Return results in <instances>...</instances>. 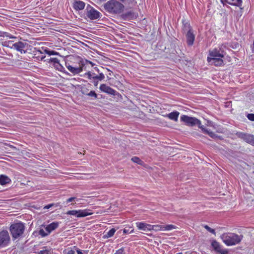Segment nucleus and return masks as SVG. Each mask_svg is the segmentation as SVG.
<instances>
[{
    "label": "nucleus",
    "instance_id": "obj_35",
    "mask_svg": "<svg viewBox=\"0 0 254 254\" xmlns=\"http://www.w3.org/2000/svg\"><path fill=\"white\" fill-rule=\"evenodd\" d=\"M75 200L78 201V199L76 197H71L68 198L66 200V203H69V202H72L73 201H75Z\"/></svg>",
    "mask_w": 254,
    "mask_h": 254
},
{
    "label": "nucleus",
    "instance_id": "obj_18",
    "mask_svg": "<svg viewBox=\"0 0 254 254\" xmlns=\"http://www.w3.org/2000/svg\"><path fill=\"white\" fill-rule=\"evenodd\" d=\"M85 3L81 0L75 1L73 3V8L76 10H82L84 8Z\"/></svg>",
    "mask_w": 254,
    "mask_h": 254
},
{
    "label": "nucleus",
    "instance_id": "obj_19",
    "mask_svg": "<svg viewBox=\"0 0 254 254\" xmlns=\"http://www.w3.org/2000/svg\"><path fill=\"white\" fill-rule=\"evenodd\" d=\"M180 115V113L178 111H173L168 115H167V117L170 120H173L174 121L177 122L179 116Z\"/></svg>",
    "mask_w": 254,
    "mask_h": 254
},
{
    "label": "nucleus",
    "instance_id": "obj_11",
    "mask_svg": "<svg viewBox=\"0 0 254 254\" xmlns=\"http://www.w3.org/2000/svg\"><path fill=\"white\" fill-rule=\"evenodd\" d=\"M10 240V236L7 231L0 232V248L8 246Z\"/></svg>",
    "mask_w": 254,
    "mask_h": 254
},
{
    "label": "nucleus",
    "instance_id": "obj_44",
    "mask_svg": "<svg viewBox=\"0 0 254 254\" xmlns=\"http://www.w3.org/2000/svg\"><path fill=\"white\" fill-rule=\"evenodd\" d=\"M76 252H77V254H83L82 253V251L80 249H76Z\"/></svg>",
    "mask_w": 254,
    "mask_h": 254
},
{
    "label": "nucleus",
    "instance_id": "obj_6",
    "mask_svg": "<svg viewBox=\"0 0 254 254\" xmlns=\"http://www.w3.org/2000/svg\"><path fill=\"white\" fill-rule=\"evenodd\" d=\"M85 65L83 61L80 60L78 63V66L70 65L68 63L65 62V65L68 70L73 74H77L83 70V67Z\"/></svg>",
    "mask_w": 254,
    "mask_h": 254
},
{
    "label": "nucleus",
    "instance_id": "obj_28",
    "mask_svg": "<svg viewBox=\"0 0 254 254\" xmlns=\"http://www.w3.org/2000/svg\"><path fill=\"white\" fill-rule=\"evenodd\" d=\"M87 96L94 98V99L97 98V94L94 91L91 90L88 94Z\"/></svg>",
    "mask_w": 254,
    "mask_h": 254
},
{
    "label": "nucleus",
    "instance_id": "obj_33",
    "mask_svg": "<svg viewBox=\"0 0 254 254\" xmlns=\"http://www.w3.org/2000/svg\"><path fill=\"white\" fill-rule=\"evenodd\" d=\"M39 234L42 237H45L48 235L50 233H48V232H45L43 229H40L39 230Z\"/></svg>",
    "mask_w": 254,
    "mask_h": 254
},
{
    "label": "nucleus",
    "instance_id": "obj_20",
    "mask_svg": "<svg viewBox=\"0 0 254 254\" xmlns=\"http://www.w3.org/2000/svg\"><path fill=\"white\" fill-rule=\"evenodd\" d=\"M10 182V179L6 176L1 175L0 177V184L4 185L9 183Z\"/></svg>",
    "mask_w": 254,
    "mask_h": 254
},
{
    "label": "nucleus",
    "instance_id": "obj_40",
    "mask_svg": "<svg viewBox=\"0 0 254 254\" xmlns=\"http://www.w3.org/2000/svg\"><path fill=\"white\" fill-rule=\"evenodd\" d=\"M50 251L47 250L40 251L39 254H50Z\"/></svg>",
    "mask_w": 254,
    "mask_h": 254
},
{
    "label": "nucleus",
    "instance_id": "obj_45",
    "mask_svg": "<svg viewBox=\"0 0 254 254\" xmlns=\"http://www.w3.org/2000/svg\"><path fill=\"white\" fill-rule=\"evenodd\" d=\"M86 63H89L92 66H93L94 65V64L92 62L87 60H86Z\"/></svg>",
    "mask_w": 254,
    "mask_h": 254
},
{
    "label": "nucleus",
    "instance_id": "obj_25",
    "mask_svg": "<svg viewBox=\"0 0 254 254\" xmlns=\"http://www.w3.org/2000/svg\"><path fill=\"white\" fill-rule=\"evenodd\" d=\"M50 61L52 63H53L55 66H60L62 67H63V66L60 64L59 60L57 58H51L50 59Z\"/></svg>",
    "mask_w": 254,
    "mask_h": 254
},
{
    "label": "nucleus",
    "instance_id": "obj_50",
    "mask_svg": "<svg viewBox=\"0 0 254 254\" xmlns=\"http://www.w3.org/2000/svg\"><path fill=\"white\" fill-rule=\"evenodd\" d=\"M100 1H106V0H99Z\"/></svg>",
    "mask_w": 254,
    "mask_h": 254
},
{
    "label": "nucleus",
    "instance_id": "obj_26",
    "mask_svg": "<svg viewBox=\"0 0 254 254\" xmlns=\"http://www.w3.org/2000/svg\"><path fill=\"white\" fill-rule=\"evenodd\" d=\"M133 162L136 163L138 164L141 165L143 163V161L141 160L139 158L137 157H133L131 159Z\"/></svg>",
    "mask_w": 254,
    "mask_h": 254
},
{
    "label": "nucleus",
    "instance_id": "obj_31",
    "mask_svg": "<svg viewBox=\"0 0 254 254\" xmlns=\"http://www.w3.org/2000/svg\"><path fill=\"white\" fill-rule=\"evenodd\" d=\"M45 53L49 55V56L56 55L58 54V53L56 51H51V50H45Z\"/></svg>",
    "mask_w": 254,
    "mask_h": 254
},
{
    "label": "nucleus",
    "instance_id": "obj_12",
    "mask_svg": "<svg viewBox=\"0 0 254 254\" xmlns=\"http://www.w3.org/2000/svg\"><path fill=\"white\" fill-rule=\"evenodd\" d=\"M236 134L239 138L243 139L247 143L254 146V135L243 132H237Z\"/></svg>",
    "mask_w": 254,
    "mask_h": 254
},
{
    "label": "nucleus",
    "instance_id": "obj_10",
    "mask_svg": "<svg viewBox=\"0 0 254 254\" xmlns=\"http://www.w3.org/2000/svg\"><path fill=\"white\" fill-rule=\"evenodd\" d=\"M181 121L190 127L196 126L197 124H200V120L194 117H189L187 115H182L180 118Z\"/></svg>",
    "mask_w": 254,
    "mask_h": 254
},
{
    "label": "nucleus",
    "instance_id": "obj_49",
    "mask_svg": "<svg viewBox=\"0 0 254 254\" xmlns=\"http://www.w3.org/2000/svg\"><path fill=\"white\" fill-rule=\"evenodd\" d=\"M120 1H122V2H124L126 0H119Z\"/></svg>",
    "mask_w": 254,
    "mask_h": 254
},
{
    "label": "nucleus",
    "instance_id": "obj_1",
    "mask_svg": "<svg viewBox=\"0 0 254 254\" xmlns=\"http://www.w3.org/2000/svg\"><path fill=\"white\" fill-rule=\"evenodd\" d=\"M227 46L222 44L218 48H214L209 51L207 61L209 64L216 66H222L224 64L223 58L226 54V49Z\"/></svg>",
    "mask_w": 254,
    "mask_h": 254
},
{
    "label": "nucleus",
    "instance_id": "obj_38",
    "mask_svg": "<svg viewBox=\"0 0 254 254\" xmlns=\"http://www.w3.org/2000/svg\"><path fill=\"white\" fill-rule=\"evenodd\" d=\"M4 36L6 37H8V38H9L10 39L16 38V37L13 36L10 34H9L8 33H6V32L4 33Z\"/></svg>",
    "mask_w": 254,
    "mask_h": 254
},
{
    "label": "nucleus",
    "instance_id": "obj_13",
    "mask_svg": "<svg viewBox=\"0 0 254 254\" xmlns=\"http://www.w3.org/2000/svg\"><path fill=\"white\" fill-rule=\"evenodd\" d=\"M94 69L98 72V76H92L91 71H88L85 73V76L89 80H93L94 79H98L100 81H102L104 79L105 76L103 72L101 70L100 68L97 67H95Z\"/></svg>",
    "mask_w": 254,
    "mask_h": 254
},
{
    "label": "nucleus",
    "instance_id": "obj_4",
    "mask_svg": "<svg viewBox=\"0 0 254 254\" xmlns=\"http://www.w3.org/2000/svg\"><path fill=\"white\" fill-rule=\"evenodd\" d=\"M9 230L13 239L18 238L21 237L24 233V224L21 222H15L10 225Z\"/></svg>",
    "mask_w": 254,
    "mask_h": 254
},
{
    "label": "nucleus",
    "instance_id": "obj_22",
    "mask_svg": "<svg viewBox=\"0 0 254 254\" xmlns=\"http://www.w3.org/2000/svg\"><path fill=\"white\" fill-rule=\"evenodd\" d=\"M225 1L229 4L236 6H239L242 2V0H225Z\"/></svg>",
    "mask_w": 254,
    "mask_h": 254
},
{
    "label": "nucleus",
    "instance_id": "obj_51",
    "mask_svg": "<svg viewBox=\"0 0 254 254\" xmlns=\"http://www.w3.org/2000/svg\"><path fill=\"white\" fill-rule=\"evenodd\" d=\"M124 232L126 233H127V231L125 229V230H124Z\"/></svg>",
    "mask_w": 254,
    "mask_h": 254
},
{
    "label": "nucleus",
    "instance_id": "obj_46",
    "mask_svg": "<svg viewBox=\"0 0 254 254\" xmlns=\"http://www.w3.org/2000/svg\"><path fill=\"white\" fill-rule=\"evenodd\" d=\"M92 73V76L95 77V76H98V74L96 75L94 72H91Z\"/></svg>",
    "mask_w": 254,
    "mask_h": 254
},
{
    "label": "nucleus",
    "instance_id": "obj_24",
    "mask_svg": "<svg viewBox=\"0 0 254 254\" xmlns=\"http://www.w3.org/2000/svg\"><path fill=\"white\" fill-rule=\"evenodd\" d=\"M116 231V229L115 228H112L108 232H107L103 236V238L104 239H108L110 238L114 235L115 232Z\"/></svg>",
    "mask_w": 254,
    "mask_h": 254
},
{
    "label": "nucleus",
    "instance_id": "obj_2",
    "mask_svg": "<svg viewBox=\"0 0 254 254\" xmlns=\"http://www.w3.org/2000/svg\"><path fill=\"white\" fill-rule=\"evenodd\" d=\"M103 8L109 13L119 14L124 11L125 6L117 0H109L104 4Z\"/></svg>",
    "mask_w": 254,
    "mask_h": 254
},
{
    "label": "nucleus",
    "instance_id": "obj_3",
    "mask_svg": "<svg viewBox=\"0 0 254 254\" xmlns=\"http://www.w3.org/2000/svg\"><path fill=\"white\" fill-rule=\"evenodd\" d=\"M220 237L226 246H231L239 244L242 240L243 236L233 233H226L223 234Z\"/></svg>",
    "mask_w": 254,
    "mask_h": 254
},
{
    "label": "nucleus",
    "instance_id": "obj_48",
    "mask_svg": "<svg viewBox=\"0 0 254 254\" xmlns=\"http://www.w3.org/2000/svg\"><path fill=\"white\" fill-rule=\"evenodd\" d=\"M221 2L223 4H224V0H221Z\"/></svg>",
    "mask_w": 254,
    "mask_h": 254
},
{
    "label": "nucleus",
    "instance_id": "obj_39",
    "mask_svg": "<svg viewBox=\"0 0 254 254\" xmlns=\"http://www.w3.org/2000/svg\"><path fill=\"white\" fill-rule=\"evenodd\" d=\"M99 80L98 79H94L93 80V83L94 85V86L97 87L98 85Z\"/></svg>",
    "mask_w": 254,
    "mask_h": 254
},
{
    "label": "nucleus",
    "instance_id": "obj_23",
    "mask_svg": "<svg viewBox=\"0 0 254 254\" xmlns=\"http://www.w3.org/2000/svg\"><path fill=\"white\" fill-rule=\"evenodd\" d=\"M164 225H151V231H164Z\"/></svg>",
    "mask_w": 254,
    "mask_h": 254
},
{
    "label": "nucleus",
    "instance_id": "obj_27",
    "mask_svg": "<svg viewBox=\"0 0 254 254\" xmlns=\"http://www.w3.org/2000/svg\"><path fill=\"white\" fill-rule=\"evenodd\" d=\"M164 231H169L172 229H174L176 228V226L173 225H164Z\"/></svg>",
    "mask_w": 254,
    "mask_h": 254
},
{
    "label": "nucleus",
    "instance_id": "obj_17",
    "mask_svg": "<svg viewBox=\"0 0 254 254\" xmlns=\"http://www.w3.org/2000/svg\"><path fill=\"white\" fill-rule=\"evenodd\" d=\"M59 226V222H53L50 224H48L45 227V230L48 232V233H50L53 231L57 229Z\"/></svg>",
    "mask_w": 254,
    "mask_h": 254
},
{
    "label": "nucleus",
    "instance_id": "obj_37",
    "mask_svg": "<svg viewBox=\"0 0 254 254\" xmlns=\"http://www.w3.org/2000/svg\"><path fill=\"white\" fill-rule=\"evenodd\" d=\"M247 117L249 120L254 121V114H248Z\"/></svg>",
    "mask_w": 254,
    "mask_h": 254
},
{
    "label": "nucleus",
    "instance_id": "obj_30",
    "mask_svg": "<svg viewBox=\"0 0 254 254\" xmlns=\"http://www.w3.org/2000/svg\"><path fill=\"white\" fill-rule=\"evenodd\" d=\"M203 227L209 232L215 235V230L211 228L210 227H209L207 225H203Z\"/></svg>",
    "mask_w": 254,
    "mask_h": 254
},
{
    "label": "nucleus",
    "instance_id": "obj_5",
    "mask_svg": "<svg viewBox=\"0 0 254 254\" xmlns=\"http://www.w3.org/2000/svg\"><path fill=\"white\" fill-rule=\"evenodd\" d=\"M9 43L12 44L11 46H8L10 48L15 50L21 54L26 53L28 47L30 46L26 41H18L15 43L9 42Z\"/></svg>",
    "mask_w": 254,
    "mask_h": 254
},
{
    "label": "nucleus",
    "instance_id": "obj_43",
    "mask_svg": "<svg viewBox=\"0 0 254 254\" xmlns=\"http://www.w3.org/2000/svg\"><path fill=\"white\" fill-rule=\"evenodd\" d=\"M66 254H75V252L73 250H71L68 251L67 252Z\"/></svg>",
    "mask_w": 254,
    "mask_h": 254
},
{
    "label": "nucleus",
    "instance_id": "obj_15",
    "mask_svg": "<svg viewBox=\"0 0 254 254\" xmlns=\"http://www.w3.org/2000/svg\"><path fill=\"white\" fill-rule=\"evenodd\" d=\"M99 89L102 92L106 93L109 95L115 96L119 94L117 91H116L115 90L112 88L110 86L107 85L106 84H101L99 87Z\"/></svg>",
    "mask_w": 254,
    "mask_h": 254
},
{
    "label": "nucleus",
    "instance_id": "obj_14",
    "mask_svg": "<svg viewBox=\"0 0 254 254\" xmlns=\"http://www.w3.org/2000/svg\"><path fill=\"white\" fill-rule=\"evenodd\" d=\"M211 246L217 253H219L220 254H228V251L227 249H223L222 248L223 246L216 240L212 241Z\"/></svg>",
    "mask_w": 254,
    "mask_h": 254
},
{
    "label": "nucleus",
    "instance_id": "obj_34",
    "mask_svg": "<svg viewBox=\"0 0 254 254\" xmlns=\"http://www.w3.org/2000/svg\"><path fill=\"white\" fill-rule=\"evenodd\" d=\"M106 69L109 72V75H107V77L108 78V80H110L111 79V77H110V76H112V74L113 73V72L112 71H111L110 69H109L108 68H105L104 67H102L101 66V69Z\"/></svg>",
    "mask_w": 254,
    "mask_h": 254
},
{
    "label": "nucleus",
    "instance_id": "obj_9",
    "mask_svg": "<svg viewBox=\"0 0 254 254\" xmlns=\"http://www.w3.org/2000/svg\"><path fill=\"white\" fill-rule=\"evenodd\" d=\"M184 30H188L187 33L186 34L187 43L188 46H191L194 43L195 35L193 33L192 30L190 27V24L188 23L185 24Z\"/></svg>",
    "mask_w": 254,
    "mask_h": 254
},
{
    "label": "nucleus",
    "instance_id": "obj_32",
    "mask_svg": "<svg viewBox=\"0 0 254 254\" xmlns=\"http://www.w3.org/2000/svg\"><path fill=\"white\" fill-rule=\"evenodd\" d=\"M206 133L208 134L211 137L213 138H215L217 137V135L216 134H215L213 132L210 131V130H208Z\"/></svg>",
    "mask_w": 254,
    "mask_h": 254
},
{
    "label": "nucleus",
    "instance_id": "obj_21",
    "mask_svg": "<svg viewBox=\"0 0 254 254\" xmlns=\"http://www.w3.org/2000/svg\"><path fill=\"white\" fill-rule=\"evenodd\" d=\"M91 85L90 84H88V86L86 85H83L81 86L80 88V92H81V93L87 96L88 94L90 92L89 87Z\"/></svg>",
    "mask_w": 254,
    "mask_h": 254
},
{
    "label": "nucleus",
    "instance_id": "obj_16",
    "mask_svg": "<svg viewBox=\"0 0 254 254\" xmlns=\"http://www.w3.org/2000/svg\"><path fill=\"white\" fill-rule=\"evenodd\" d=\"M136 227L139 230L144 231H151V225L144 222H137L135 223Z\"/></svg>",
    "mask_w": 254,
    "mask_h": 254
},
{
    "label": "nucleus",
    "instance_id": "obj_7",
    "mask_svg": "<svg viewBox=\"0 0 254 254\" xmlns=\"http://www.w3.org/2000/svg\"><path fill=\"white\" fill-rule=\"evenodd\" d=\"M86 15L91 20H95L100 17L101 13L89 4L86 6Z\"/></svg>",
    "mask_w": 254,
    "mask_h": 254
},
{
    "label": "nucleus",
    "instance_id": "obj_41",
    "mask_svg": "<svg viewBox=\"0 0 254 254\" xmlns=\"http://www.w3.org/2000/svg\"><path fill=\"white\" fill-rule=\"evenodd\" d=\"M33 53H34L35 55H37L38 53L42 54V52L40 50H37L36 48H34V51H33Z\"/></svg>",
    "mask_w": 254,
    "mask_h": 254
},
{
    "label": "nucleus",
    "instance_id": "obj_8",
    "mask_svg": "<svg viewBox=\"0 0 254 254\" xmlns=\"http://www.w3.org/2000/svg\"><path fill=\"white\" fill-rule=\"evenodd\" d=\"M66 214L67 215H73L76 217L80 218L91 215L92 213L89 209H84L69 210L66 213Z\"/></svg>",
    "mask_w": 254,
    "mask_h": 254
},
{
    "label": "nucleus",
    "instance_id": "obj_42",
    "mask_svg": "<svg viewBox=\"0 0 254 254\" xmlns=\"http://www.w3.org/2000/svg\"><path fill=\"white\" fill-rule=\"evenodd\" d=\"M54 205V204L53 203H52V204H49L47 205H46L45 207H44V209H49L50 208H51L52 206Z\"/></svg>",
    "mask_w": 254,
    "mask_h": 254
},
{
    "label": "nucleus",
    "instance_id": "obj_36",
    "mask_svg": "<svg viewBox=\"0 0 254 254\" xmlns=\"http://www.w3.org/2000/svg\"><path fill=\"white\" fill-rule=\"evenodd\" d=\"M114 254H126L124 252V249L123 248H122L116 251V253Z\"/></svg>",
    "mask_w": 254,
    "mask_h": 254
},
{
    "label": "nucleus",
    "instance_id": "obj_47",
    "mask_svg": "<svg viewBox=\"0 0 254 254\" xmlns=\"http://www.w3.org/2000/svg\"><path fill=\"white\" fill-rule=\"evenodd\" d=\"M45 56H42L40 57L41 60H43L45 58Z\"/></svg>",
    "mask_w": 254,
    "mask_h": 254
},
{
    "label": "nucleus",
    "instance_id": "obj_29",
    "mask_svg": "<svg viewBox=\"0 0 254 254\" xmlns=\"http://www.w3.org/2000/svg\"><path fill=\"white\" fill-rule=\"evenodd\" d=\"M196 125L198 126L199 128H200L203 132L206 133L207 131H208V129H206L202 125H201V122L200 121V124H197Z\"/></svg>",
    "mask_w": 254,
    "mask_h": 254
}]
</instances>
